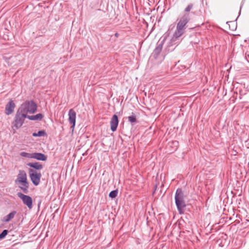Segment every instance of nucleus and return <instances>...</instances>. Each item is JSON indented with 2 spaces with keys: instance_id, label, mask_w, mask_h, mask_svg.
<instances>
[{
  "instance_id": "14",
  "label": "nucleus",
  "mask_w": 249,
  "mask_h": 249,
  "mask_svg": "<svg viewBox=\"0 0 249 249\" xmlns=\"http://www.w3.org/2000/svg\"><path fill=\"white\" fill-rule=\"evenodd\" d=\"M16 213H17L16 211L12 212L9 214H8V215L3 217V221L5 222H9L10 220H11L14 217Z\"/></svg>"
},
{
  "instance_id": "9",
  "label": "nucleus",
  "mask_w": 249,
  "mask_h": 249,
  "mask_svg": "<svg viewBox=\"0 0 249 249\" xmlns=\"http://www.w3.org/2000/svg\"><path fill=\"white\" fill-rule=\"evenodd\" d=\"M16 106L13 101L10 100L5 107V113L9 115L11 114L14 110Z\"/></svg>"
},
{
  "instance_id": "8",
  "label": "nucleus",
  "mask_w": 249,
  "mask_h": 249,
  "mask_svg": "<svg viewBox=\"0 0 249 249\" xmlns=\"http://www.w3.org/2000/svg\"><path fill=\"white\" fill-rule=\"evenodd\" d=\"M18 181L20 183L27 184V175L24 170H19L17 178Z\"/></svg>"
},
{
  "instance_id": "7",
  "label": "nucleus",
  "mask_w": 249,
  "mask_h": 249,
  "mask_svg": "<svg viewBox=\"0 0 249 249\" xmlns=\"http://www.w3.org/2000/svg\"><path fill=\"white\" fill-rule=\"evenodd\" d=\"M69 121L71 124V128L73 130L75 125L76 112L73 109H70L69 111Z\"/></svg>"
},
{
  "instance_id": "2",
  "label": "nucleus",
  "mask_w": 249,
  "mask_h": 249,
  "mask_svg": "<svg viewBox=\"0 0 249 249\" xmlns=\"http://www.w3.org/2000/svg\"><path fill=\"white\" fill-rule=\"evenodd\" d=\"M175 203L179 213L183 212L186 206L184 195L181 189H178L175 196Z\"/></svg>"
},
{
  "instance_id": "1",
  "label": "nucleus",
  "mask_w": 249,
  "mask_h": 249,
  "mask_svg": "<svg viewBox=\"0 0 249 249\" xmlns=\"http://www.w3.org/2000/svg\"><path fill=\"white\" fill-rule=\"evenodd\" d=\"M18 109L21 111L20 112H23L26 115L28 113L34 114L37 110V106L33 100L26 101L20 105Z\"/></svg>"
},
{
  "instance_id": "17",
  "label": "nucleus",
  "mask_w": 249,
  "mask_h": 249,
  "mask_svg": "<svg viewBox=\"0 0 249 249\" xmlns=\"http://www.w3.org/2000/svg\"><path fill=\"white\" fill-rule=\"evenodd\" d=\"M20 156L22 157H25L29 159H32L33 153H29L25 152H22L19 154Z\"/></svg>"
},
{
  "instance_id": "23",
  "label": "nucleus",
  "mask_w": 249,
  "mask_h": 249,
  "mask_svg": "<svg viewBox=\"0 0 249 249\" xmlns=\"http://www.w3.org/2000/svg\"><path fill=\"white\" fill-rule=\"evenodd\" d=\"M8 233V231L6 230H4L2 231V232L0 234V239H2L4 238L5 236Z\"/></svg>"
},
{
  "instance_id": "10",
  "label": "nucleus",
  "mask_w": 249,
  "mask_h": 249,
  "mask_svg": "<svg viewBox=\"0 0 249 249\" xmlns=\"http://www.w3.org/2000/svg\"><path fill=\"white\" fill-rule=\"evenodd\" d=\"M118 124V117L116 115H114L110 121L111 129L112 131H115Z\"/></svg>"
},
{
  "instance_id": "22",
  "label": "nucleus",
  "mask_w": 249,
  "mask_h": 249,
  "mask_svg": "<svg viewBox=\"0 0 249 249\" xmlns=\"http://www.w3.org/2000/svg\"><path fill=\"white\" fill-rule=\"evenodd\" d=\"M194 6V5L193 3L189 4L185 9L184 11L186 12V13H188V12H190Z\"/></svg>"
},
{
  "instance_id": "4",
  "label": "nucleus",
  "mask_w": 249,
  "mask_h": 249,
  "mask_svg": "<svg viewBox=\"0 0 249 249\" xmlns=\"http://www.w3.org/2000/svg\"><path fill=\"white\" fill-rule=\"evenodd\" d=\"M18 109L15 117L13 126L18 128L22 126L24 123L25 118H27L28 115H26Z\"/></svg>"
},
{
  "instance_id": "11",
  "label": "nucleus",
  "mask_w": 249,
  "mask_h": 249,
  "mask_svg": "<svg viewBox=\"0 0 249 249\" xmlns=\"http://www.w3.org/2000/svg\"><path fill=\"white\" fill-rule=\"evenodd\" d=\"M183 34L180 33V34L178 33V31L176 30L172 38L170 40V44L172 45H176L179 42V37H180Z\"/></svg>"
},
{
  "instance_id": "25",
  "label": "nucleus",
  "mask_w": 249,
  "mask_h": 249,
  "mask_svg": "<svg viewBox=\"0 0 249 249\" xmlns=\"http://www.w3.org/2000/svg\"><path fill=\"white\" fill-rule=\"evenodd\" d=\"M126 28H130L129 27H125V32H126Z\"/></svg>"
},
{
  "instance_id": "24",
  "label": "nucleus",
  "mask_w": 249,
  "mask_h": 249,
  "mask_svg": "<svg viewBox=\"0 0 249 249\" xmlns=\"http://www.w3.org/2000/svg\"><path fill=\"white\" fill-rule=\"evenodd\" d=\"M115 36L116 37H117V36H118V33H116V34H115Z\"/></svg>"
},
{
  "instance_id": "5",
  "label": "nucleus",
  "mask_w": 249,
  "mask_h": 249,
  "mask_svg": "<svg viewBox=\"0 0 249 249\" xmlns=\"http://www.w3.org/2000/svg\"><path fill=\"white\" fill-rule=\"evenodd\" d=\"M29 174L33 183L36 186L38 185L40 183L42 176L41 173L35 169H29Z\"/></svg>"
},
{
  "instance_id": "20",
  "label": "nucleus",
  "mask_w": 249,
  "mask_h": 249,
  "mask_svg": "<svg viewBox=\"0 0 249 249\" xmlns=\"http://www.w3.org/2000/svg\"><path fill=\"white\" fill-rule=\"evenodd\" d=\"M22 185V187H20V188L25 193H27L28 192V188L29 187L28 183L27 182V184L25 183H21Z\"/></svg>"
},
{
  "instance_id": "18",
  "label": "nucleus",
  "mask_w": 249,
  "mask_h": 249,
  "mask_svg": "<svg viewBox=\"0 0 249 249\" xmlns=\"http://www.w3.org/2000/svg\"><path fill=\"white\" fill-rule=\"evenodd\" d=\"M128 121L131 123H134L136 122V115L132 113V115L128 117Z\"/></svg>"
},
{
  "instance_id": "21",
  "label": "nucleus",
  "mask_w": 249,
  "mask_h": 249,
  "mask_svg": "<svg viewBox=\"0 0 249 249\" xmlns=\"http://www.w3.org/2000/svg\"><path fill=\"white\" fill-rule=\"evenodd\" d=\"M117 194H118L117 190H113V191H111V192H110V193L109 194V196L112 198H115L117 196Z\"/></svg>"
},
{
  "instance_id": "16",
  "label": "nucleus",
  "mask_w": 249,
  "mask_h": 249,
  "mask_svg": "<svg viewBox=\"0 0 249 249\" xmlns=\"http://www.w3.org/2000/svg\"><path fill=\"white\" fill-rule=\"evenodd\" d=\"M43 117V115L41 113H38L35 115L29 116L28 115L27 118L30 120H41Z\"/></svg>"
},
{
  "instance_id": "3",
  "label": "nucleus",
  "mask_w": 249,
  "mask_h": 249,
  "mask_svg": "<svg viewBox=\"0 0 249 249\" xmlns=\"http://www.w3.org/2000/svg\"><path fill=\"white\" fill-rule=\"evenodd\" d=\"M190 20L189 14H184L180 18L177 24L176 31H178V33H180L184 34V30L185 29V26L187 23Z\"/></svg>"
},
{
  "instance_id": "15",
  "label": "nucleus",
  "mask_w": 249,
  "mask_h": 249,
  "mask_svg": "<svg viewBox=\"0 0 249 249\" xmlns=\"http://www.w3.org/2000/svg\"><path fill=\"white\" fill-rule=\"evenodd\" d=\"M162 49V44L160 43L158 44L156 48L155 49L153 52V55L156 57L161 52Z\"/></svg>"
},
{
  "instance_id": "13",
  "label": "nucleus",
  "mask_w": 249,
  "mask_h": 249,
  "mask_svg": "<svg viewBox=\"0 0 249 249\" xmlns=\"http://www.w3.org/2000/svg\"><path fill=\"white\" fill-rule=\"evenodd\" d=\"M27 165L31 167V168H33V169H35L36 170H41L42 168H43V166L39 162H34V163H32V162H29V163H28L27 164Z\"/></svg>"
},
{
  "instance_id": "19",
  "label": "nucleus",
  "mask_w": 249,
  "mask_h": 249,
  "mask_svg": "<svg viewBox=\"0 0 249 249\" xmlns=\"http://www.w3.org/2000/svg\"><path fill=\"white\" fill-rule=\"evenodd\" d=\"M46 135V133L44 130H40L37 133H34L33 136L34 137H41Z\"/></svg>"
},
{
  "instance_id": "6",
  "label": "nucleus",
  "mask_w": 249,
  "mask_h": 249,
  "mask_svg": "<svg viewBox=\"0 0 249 249\" xmlns=\"http://www.w3.org/2000/svg\"><path fill=\"white\" fill-rule=\"evenodd\" d=\"M17 196L22 201L23 203L26 205L29 209H31L33 207V199L31 197L29 196L24 195L23 194L18 192Z\"/></svg>"
},
{
  "instance_id": "12",
  "label": "nucleus",
  "mask_w": 249,
  "mask_h": 249,
  "mask_svg": "<svg viewBox=\"0 0 249 249\" xmlns=\"http://www.w3.org/2000/svg\"><path fill=\"white\" fill-rule=\"evenodd\" d=\"M32 159L38 160L45 161L47 160V157L43 154L35 152L33 153Z\"/></svg>"
}]
</instances>
